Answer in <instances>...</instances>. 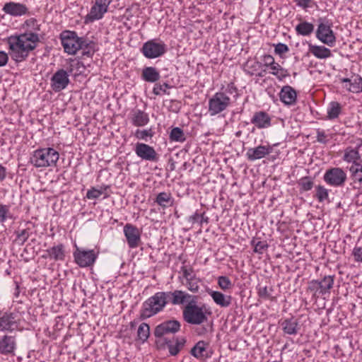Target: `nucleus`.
I'll return each mask as SVG.
<instances>
[{"instance_id":"1","label":"nucleus","mask_w":362,"mask_h":362,"mask_svg":"<svg viewBox=\"0 0 362 362\" xmlns=\"http://www.w3.org/2000/svg\"><path fill=\"white\" fill-rule=\"evenodd\" d=\"M6 42L8 45V53L0 51V66L7 64L8 54L16 63L26 60L30 53L36 49L40 39L36 32L26 31L8 37Z\"/></svg>"},{"instance_id":"2","label":"nucleus","mask_w":362,"mask_h":362,"mask_svg":"<svg viewBox=\"0 0 362 362\" xmlns=\"http://www.w3.org/2000/svg\"><path fill=\"white\" fill-rule=\"evenodd\" d=\"M197 297L194 298L185 305L182 310V317L187 323L198 325L194 329L197 336L206 337L214 332V322L206 315V305H197Z\"/></svg>"},{"instance_id":"3","label":"nucleus","mask_w":362,"mask_h":362,"mask_svg":"<svg viewBox=\"0 0 362 362\" xmlns=\"http://www.w3.org/2000/svg\"><path fill=\"white\" fill-rule=\"evenodd\" d=\"M59 158V153L53 148L35 150L31 156L30 163L37 168L55 166Z\"/></svg>"},{"instance_id":"4","label":"nucleus","mask_w":362,"mask_h":362,"mask_svg":"<svg viewBox=\"0 0 362 362\" xmlns=\"http://www.w3.org/2000/svg\"><path fill=\"white\" fill-rule=\"evenodd\" d=\"M165 305L159 292L146 300L140 311V319L145 320L161 312Z\"/></svg>"},{"instance_id":"5","label":"nucleus","mask_w":362,"mask_h":362,"mask_svg":"<svg viewBox=\"0 0 362 362\" xmlns=\"http://www.w3.org/2000/svg\"><path fill=\"white\" fill-rule=\"evenodd\" d=\"M62 45L64 52L69 54H76L77 51L83 47L84 37H80L75 31L64 30L59 35Z\"/></svg>"},{"instance_id":"6","label":"nucleus","mask_w":362,"mask_h":362,"mask_svg":"<svg viewBox=\"0 0 362 362\" xmlns=\"http://www.w3.org/2000/svg\"><path fill=\"white\" fill-rule=\"evenodd\" d=\"M344 160L352 163L349 168L351 178L354 181H362V164L358 150L351 147L347 148L343 156Z\"/></svg>"},{"instance_id":"7","label":"nucleus","mask_w":362,"mask_h":362,"mask_svg":"<svg viewBox=\"0 0 362 362\" xmlns=\"http://www.w3.org/2000/svg\"><path fill=\"white\" fill-rule=\"evenodd\" d=\"M332 25V23L329 20L320 18L316 30V37L329 47H333L337 40Z\"/></svg>"},{"instance_id":"8","label":"nucleus","mask_w":362,"mask_h":362,"mask_svg":"<svg viewBox=\"0 0 362 362\" xmlns=\"http://www.w3.org/2000/svg\"><path fill=\"white\" fill-rule=\"evenodd\" d=\"M230 103V98L226 93L217 92L209 100V113L215 116L226 110Z\"/></svg>"},{"instance_id":"9","label":"nucleus","mask_w":362,"mask_h":362,"mask_svg":"<svg viewBox=\"0 0 362 362\" xmlns=\"http://www.w3.org/2000/svg\"><path fill=\"white\" fill-rule=\"evenodd\" d=\"M73 256L74 262L80 267H88L94 264L97 259L98 254L94 250H86L75 245Z\"/></svg>"},{"instance_id":"10","label":"nucleus","mask_w":362,"mask_h":362,"mask_svg":"<svg viewBox=\"0 0 362 362\" xmlns=\"http://www.w3.org/2000/svg\"><path fill=\"white\" fill-rule=\"evenodd\" d=\"M167 51L166 45L162 41L150 40L144 42L141 52L147 59H156L163 56Z\"/></svg>"},{"instance_id":"11","label":"nucleus","mask_w":362,"mask_h":362,"mask_svg":"<svg viewBox=\"0 0 362 362\" xmlns=\"http://www.w3.org/2000/svg\"><path fill=\"white\" fill-rule=\"evenodd\" d=\"M186 343L185 337H176L171 339H157L156 344L160 349H164L165 347L168 349L169 353L171 356H176L180 351L183 349Z\"/></svg>"},{"instance_id":"12","label":"nucleus","mask_w":362,"mask_h":362,"mask_svg":"<svg viewBox=\"0 0 362 362\" xmlns=\"http://www.w3.org/2000/svg\"><path fill=\"white\" fill-rule=\"evenodd\" d=\"M19 325L20 320L16 313L6 311L0 316L1 332H12L18 329Z\"/></svg>"},{"instance_id":"13","label":"nucleus","mask_w":362,"mask_h":362,"mask_svg":"<svg viewBox=\"0 0 362 362\" xmlns=\"http://www.w3.org/2000/svg\"><path fill=\"white\" fill-rule=\"evenodd\" d=\"M180 322L176 320L164 321L158 325L153 331V335L158 339H163L162 337L168 334H175L180 329Z\"/></svg>"},{"instance_id":"14","label":"nucleus","mask_w":362,"mask_h":362,"mask_svg":"<svg viewBox=\"0 0 362 362\" xmlns=\"http://www.w3.org/2000/svg\"><path fill=\"white\" fill-rule=\"evenodd\" d=\"M135 153L144 160L156 163L159 160V155L153 147L144 143H136L134 148Z\"/></svg>"},{"instance_id":"15","label":"nucleus","mask_w":362,"mask_h":362,"mask_svg":"<svg viewBox=\"0 0 362 362\" xmlns=\"http://www.w3.org/2000/svg\"><path fill=\"white\" fill-rule=\"evenodd\" d=\"M69 74L63 69L57 70L50 78V86L52 89L57 93L65 89L69 85Z\"/></svg>"},{"instance_id":"16","label":"nucleus","mask_w":362,"mask_h":362,"mask_svg":"<svg viewBox=\"0 0 362 362\" xmlns=\"http://www.w3.org/2000/svg\"><path fill=\"white\" fill-rule=\"evenodd\" d=\"M124 234L130 248H136L139 245L141 233L137 227L131 223H127L124 226Z\"/></svg>"},{"instance_id":"17","label":"nucleus","mask_w":362,"mask_h":362,"mask_svg":"<svg viewBox=\"0 0 362 362\" xmlns=\"http://www.w3.org/2000/svg\"><path fill=\"white\" fill-rule=\"evenodd\" d=\"M2 11L6 14L13 17H18L30 14L29 8L25 4L14 1L6 3L2 8Z\"/></svg>"},{"instance_id":"18","label":"nucleus","mask_w":362,"mask_h":362,"mask_svg":"<svg viewBox=\"0 0 362 362\" xmlns=\"http://www.w3.org/2000/svg\"><path fill=\"white\" fill-rule=\"evenodd\" d=\"M16 340L14 336L4 334L0 337V354L4 356H14Z\"/></svg>"},{"instance_id":"19","label":"nucleus","mask_w":362,"mask_h":362,"mask_svg":"<svg viewBox=\"0 0 362 362\" xmlns=\"http://www.w3.org/2000/svg\"><path fill=\"white\" fill-rule=\"evenodd\" d=\"M250 122L258 129H267L272 126L271 116L264 111L255 112Z\"/></svg>"},{"instance_id":"20","label":"nucleus","mask_w":362,"mask_h":362,"mask_svg":"<svg viewBox=\"0 0 362 362\" xmlns=\"http://www.w3.org/2000/svg\"><path fill=\"white\" fill-rule=\"evenodd\" d=\"M271 146L259 145L255 148H250L246 153L247 158L250 161H254L264 158L272 152Z\"/></svg>"},{"instance_id":"21","label":"nucleus","mask_w":362,"mask_h":362,"mask_svg":"<svg viewBox=\"0 0 362 362\" xmlns=\"http://www.w3.org/2000/svg\"><path fill=\"white\" fill-rule=\"evenodd\" d=\"M280 100L286 105H293L296 103L297 93L296 90L290 86L282 87L279 93Z\"/></svg>"},{"instance_id":"22","label":"nucleus","mask_w":362,"mask_h":362,"mask_svg":"<svg viewBox=\"0 0 362 362\" xmlns=\"http://www.w3.org/2000/svg\"><path fill=\"white\" fill-rule=\"evenodd\" d=\"M148 114L141 110H132L130 115L131 123L138 127H144L149 122Z\"/></svg>"},{"instance_id":"23","label":"nucleus","mask_w":362,"mask_h":362,"mask_svg":"<svg viewBox=\"0 0 362 362\" xmlns=\"http://www.w3.org/2000/svg\"><path fill=\"white\" fill-rule=\"evenodd\" d=\"M283 332L289 335H296L298 333L300 326L298 320L294 317L286 318L281 322Z\"/></svg>"},{"instance_id":"24","label":"nucleus","mask_w":362,"mask_h":362,"mask_svg":"<svg viewBox=\"0 0 362 362\" xmlns=\"http://www.w3.org/2000/svg\"><path fill=\"white\" fill-rule=\"evenodd\" d=\"M309 52L317 59H325L332 56L331 50L323 45H308Z\"/></svg>"},{"instance_id":"25","label":"nucleus","mask_w":362,"mask_h":362,"mask_svg":"<svg viewBox=\"0 0 362 362\" xmlns=\"http://www.w3.org/2000/svg\"><path fill=\"white\" fill-rule=\"evenodd\" d=\"M209 294L212 298L214 303L221 308H228L231 304L232 296L225 295L217 291H210Z\"/></svg>"},{"instance_id":"26","label":"nucleus","mask_w":362,"mask_h":362,"mask_svg":"<svg viewBox=\"0 0 362 362\" xmlns=\"http://www.w3.org/2000/svg\"><path fill=\"white\" fill-rule=\"evenodd\" d=\"M47 255H42L43 258H50L54 261H63L65 258L64 247L62 244L53 246L46 250Z\"/></svg>"},{"instance_id":"27","label":"nucleus","mask_w":362,"mask_h":362,"mask_svg":"<svg viewBox=\"0 0 362 362\" xmlns=\"http://www.w3.org/2000/svg\"><path fill=\"white\" fill-rule=\"evenodd\" d=\"M346 174L340 168H332L327 170L324 175V181H346Z\"/></svg>"},{"instance_id":"28","label":"nucleus","mask_w":362,"mask_h":362,"mask_svg":"<svg viewBox=\"0 0 362 362\" xmlns=\"http://www.w3.org/2000/svg\"><path fill=\"white\" fill-rule=\"evenodd\" d=\"M172 304L173 305H182L185 303H189L190 300H193L194 298H196V296H192L189 294L188 293L181 291V290H175L172 291Z\"/></svg>"},{"instance_id":"29","label":"nucleus","mask_w":362,"mask_h":362,"mask_svg":"<svg viewBox=\"0 0 362 362\" xmlns=\"http://www.w3.org/2000/svg\"><path fill=\"white\" fill-rule=\"evenodd\" d=\"M141 78L146 82L156 83L160 79V75L156 67L146 66L142 69Z\"/></svg>"},{"instance_id":"30","label":"nucleus","mask_w":362,"mask_h":362,"mask_svg":"<svg viewBox=\"0 0 362 362\" xmlns=\"http://www.w3.org/2000/svg\"><path fill=\"white\" fill-rule=\"evenodd\" d=\"M107 11L104 6L95 1L94 5L91 7L89 13L88 14V18L91 21L101 19L104 14Z\"/></svg>"},{"instance_id":"31","label":"nucleus","mask_w":362,"mask_h":362,"mask_svg":"<svg viewBox=\"0 0 362 362\" xmlns=\"http://www.w3.org/2000/svg\"><path fill=\"white\" fill-rule=\"evenodd\" d=\"M320 284V294L324 295L329 293V290L334 285V276H325L322 280H318Z\"/></svg>"},{"instance_id":"32","label":"nucleus","mask_w":362,"mask_h":362,"mask_svg":"<svg viewBox=\"0 0 362 362\" xmlns=\"http://www.w3.org/2000/svg\"><path fill=\"white\" fill-rule=\"evenodd\" d=\"M269 69L272 70L270 74L275 76L279 81H282L286 77L289 76L288 70L276 62L272 65Z\"/></svg>"},{"instance_id":"33","label":"nucleus","mask_w":362,"mask_h":362,"mask_svg":"<svg viewBox=\"0 0 362 362\" xmlns=\"http://www.w3.org/2000/svg\"><path fill=\"white\" fill-rule=\"evenodd\" d=\"M327 119H334L339 117L341 112V106L340 103L336 101H332L329 104L327 107Z\"/></svg>"},{"instance_id":"34","label":"nucleus","mask_w":362,"mask_h":362,"mask_svg":"<svg viewBox=\"0 0 362 362\" xmlns=\"http://www.w3.org/2000/svg\"><path fill=\"white\" fill-rule=\"evenodd\" d=\"M313 30V24L307 21L301 22L296 26V31L297 34L303 36L310 35Z\"/></svg>"},{"instance_id":"35","label":"nucleus","mask_w":362,"mask_h":362,"mask_svg":"<svg viewBox=\"0 0 362 362\" xmlns=\"http://www.w3.org/2000/svg\"><path fill=\"white\" fill-rule=\"evenodd\" d=\"M209 343L205 341L201 340L199 341L191 349L190 354L197 358H201L204 356V352L206 351V349Z\"/></svg>"},{"instance_id":"36","label":"nucleus","mask_w":362,"mask_h":362,"mask_svg":"<svg viewBox=\"0 0 362 362\" xmlns=\"http://www.w3.org/2000/svg\"><path fill=\"white\" fill-rule=\"evenodd\" d=\"M150 336V327L146 322H142L137 330V340L144 343Z\"/></svg>"},{"instance_id":"37","label":"nucleus","mask_w":362,"mask_h":362,"mask_svg":"<svg viewBox=\"0 0 362 362\" xmlns=\"http://www.w3.org/2000/svg\"><path fill=\"white\" fill-rule=\"evenodd\" d=\"M108 187V186L100 187L99 188L92 187L87 192L86 197L89 199H93L98 198L103 194H104L105 197H107L108 193L107 192V189Z\"/></svg>"},{"instance_id":"38","label":"nucleus","mask_w":362,"mask_h":362,"mask_svg":"<svg viewBox=\"0 0 362 362\" xmlns=\"http://www.w3.org/2000/svg\"><path fill=\"white\" fill-rule=\"evenodd\" d=\"M171 141L184 142L186 137L183 130L180 127H174L171 129L169 136Z\"/></svg>"},{"instance_id":"39","label":"nucleus","mask_w":362,"mask_h":362,"mask_svg":"<svg viewBox=\"0 0 362 362\" xmlns=\"http://www.w3.org/2000/svg\"><path fill=\"white\" fill-rule=\"evenodd\" d=\"M83 42L86 43H83V47L80 48L82 50V55L91 57L95 52V43L86 38H84Z\"/></svg>"},{"instance_id":"40","label":"nucleus","mask_w":362,"mask_h":362,"mask_svg":"<svg viewBox=\"0 0 362 362\" xmlns=\"http://www.w3.org/2000/svg\"><path fill=\"white\" fill-rule=\"evenodd\" d=\"M315 197L319 202H323L325 201L329 202V189H326L323 186L318 185L315 187Z\"/></svg>"},{"instance_id":"41","label":"nucleus","mask_w":362,"mask_h":362,"mask_svg":"<svg viewBox=\"0 0 362 362\" xmlns=\"http://www.w3.org/2000/svg\"><path fill=\"white\" fill-rule=\"evenodd\" d=\"M347 89L353 93H359L362 92V77L356 75L352 78L351 86Z\"/></svg>"},{"instance_id":"42","label":"nucleus","mask_w":362,"mask_h":362,"mask_svg":"<svg viewBox=\"0 0 362 362\" xmlns=\"http://www.w3.org/2000/svg\"><path fill=\"white\" fill-rule=\"evenodd\" d=\"M16 234V241L18 242V243L20 245H23L27 240L29 238L30 235V229L25 228L23 230H19L15 232Z\"/></svg>"},{"instance_id":"43","label":"nucleus","mask_w":362,"mask_h":362,"mask_svg":"<svg viewBox=\"0 0 362 362\" xmlns=\"http://www.w3.org/2000/svg\"><path fill=\"white\" fill-rule=\"evenodd\" d=\"M155 132L152 128L146 129H137L135 132V136L139 139H142L147 141V138H152Z\"/></svg>"},{"instance_id":"44","label":"nucleus","mask_w":362,"mask_h":362,"mask_svg":"<svg viewBox=\"0 0 362 362\" xmlns=\"http://www.w3.org/2000/svg\"><path fill=\"white\" fill-rule=\"evenodd\" d=\"M171 194L168 192H160L157 195L156 202L162 206H166L171 202Z\"/></svg>"},{"instance_id":"45","label":"nucleus","mask_w":362,"mask_h":362,"mask_svg":"<svg viewBox=\"0 0 362 362\" xmlns=\"http://www.w3.org/2000/svg\"><path fill=\"white\" fill-rule=\"evenodd\" d=\"M218 284L219 287L223 290L227 291L232 288L233 284L230 279L226 276H220L218 277Z\"/></svg>"},{"instance_id":"46","label":"nucleus","mask_w":362,"mask_h":362,"mask_svg":"<svg viewBox=\"0 0 362 362\" xmlns=\"http://www.w3.org/2000/svg\"><path fill=\"white\" fill-rule=\"evenodd\" d=\"M273 291L272 287L268 288L267 286H260L257 287V294L259 298L264 299H269L272 298V292Z\"/></svg>"},{"instance_id":"47","label":"nucleus","mask_w":362,"mask_h":362,"mask_svg":"<svg viewBox=\"0 0 362 362\" xmlns=\"http://www.w3.org/2000/svg\"><path fill=\"white\" fill-rule=\"evenodd\" d=\"M199 282L200 279L195 276L191 279H188V281H186V286L188 290L193 293H197L199 289Z\"/></svg>"},{"instance_id":"48","label":"nucleus","mask_w":362,"mask_h":362,"mask_svg":"<svg viewBox=\"0 0 362 362\" xmlns=\"http://www.w3.org/2000/svg\"><path fill=\"white\" fill-rule=\"evenodd\" d=\"M252 245L254 246V252L259 254H262L268 247V244L266 241H256L253 240Z\"/></svg>"},{"instance_id":"49","label":"nucleus","mask_w":362,"mask_h":362,"mask_svg":"<svg viewBox=\"0 0 362 362\" xmlns=\"http://www.w3.org/2000/svg\"><path fill=\"white\" fill-rule=\"evenodd\" d=\"M8 218H11L9 206L0 204V223L3 224Z\"/></svg>"},{"instance_id":"50","label":"nucleus","mask_w":362,"mask_h":362,"mask_svg":"<svg viewBox=\"0 0 362 362\" xmlns=\"http://www.w3.org/2000/svg\"><path fill=\"white\" fill-rule=\"evenodd\" d=\"M23 28L33 29L35 31L40 30V25L37 23V20L34 18H30L25 20L23 24Z\"/></svg>"},{"instance_id":"51","label":"nucleus","mask_w":362,"mask_h":362,"mask_svg":"<svg viewBox=\"0 0 362 362\" xmlns=\"http://www.w3.org/2000/svg\"><path fill=\"white\" fill-rule=\"evenodd\" d=\"M170 88V86L167 83H164L163 85L156 83L153 88V93L156 95H158L160 94V92H163L164 93H166L165 88Z\"/></svg>"},{"instance_id":"52","label":"nucleus","mask_w":362,"mask_h":362,"mask_svg":"<svg viewBox=\"0 0 362 362\" xmlns=\"http://www.w3.org/2000/svg\"><path fill=\"white\" fill-rule=\"evenodd\" d=\"M352 255L355 262L362 263V247L356 246L352 250Z\"/></svg>"},{"instance_id":"53","label":"nucleus","mask_w":362,"mask_h":362,"mask_svg":"<svg viewBox=\"0 0 362 362\" xmlns=\"http://www.w3.org/2000/svg\"><path fill=\"white\" fill-rule=\"evenodd\" d=\"M308 290L314 293L315 294L320 291V284L318 280H312L308 283Z\"/></svg>"},{"instance_id":"54","label":"nucleus","mask_w":362,"mask_h":362,"mask_svg":"<svg viewBox=\"0 0 362 362\" xmlns=\"http://www.w3.org/2000/svg\"><path fill=\"white\" fill-rule=\"evenodd\" d=\"M288 47L286 45L281 42L278 43L274 48L275 53L279 55L288 52Z\"/></svg>"},{"instance_id":"55","label":"nucleus","mask_w":362,"mask_h":362,"mask_svg":"<svg viewBox=\"0 0 362 362\" xmlns=\"http://www.w3.org/2000/svg\"><path fill=\"white\" fill-rule=\"evenodd\" d=\"M160 296L166 305L168 303L172 304V291H159Z\"/></svg>"},{"instance_id":"56","label":"nucleus","mask_w":362,"mask_h":362,"mask_svg":"<svg viewBox=\"0 0 362 362\" xmlns=\"http://www.w3.org/2000/svg\"><path fill=\"white\" fill-rule=\"evenodd\" d=\"M317 141L321 144H327L328 140L327 139V135L324 131L320 129L317 130Z\"/></svg>"},{"instance_id":"57","label":"nucleus","mask_w":362,"mask_h":362,"mask_svg":"<svg viewBox=\"0 0 362 362\" xmlns=\"http://www.w3.org/2000/svg\"><path fill=\"white\" fill-rule=\"evenodd\" d=\"M264 65L267 67H270L275 63L274 58L270 54H264L262 58Z\"/></svg>"},{"instance_id":"58","label":"nucleus","mask_w":362,"mask_h":362,"mask_svg":"<svg viewBox=\"0 0 362 362\" xmlns=\"http://www.w3.org/2000/svg\"><path fill=\"white\" fill-rule=\"evenodd\" d=\"M182 270L183 273V277L186 279V281H188V279H191L195 277L194 275H192V269H187L186 267H182Z\"/></svg>"},{"instance_id":"59","label":"nucleus","mask_w":362,"mask_h":362,"mask_svg":"<svg viewBox=\"0 0 362 362\" xmlns=\"http://www.w3.org/2000/svg\"><path fill=\"white\" fill-rule=\"evenodd\" d=\"M201 218V214H198L197 212H195L193 215L190 216L189 217V222L192 224H194L195 223H199Z\"/></svg>"},{"instance_id":"60","label":"nucleus","mask_w":362,"mask_h":362,"mask_svg":"<svg viewBox=\"0 0 362 362\" xmlns=\"http://www.w3.org/2000/svg\"><path fill=\"white\" fill-rule=\"evenodd\" d=\"M224 93H226V94L227 93H229V94L236 93L237 88L233 83H230L229 84L227 85Z\"/></svg>"},{"instance_id":"61","label":"nucleus","mask_w":362,"mask_h":362,"mask_svg":"<svg viewBox=\"0 0 362 362\" xmlns=\"http://www.w3.org/2000/svg\"><path fill=\"white\" fill-rule=\"evenodd\" d=\"M297 5L303 8H307L309 6V4L311 0H295Z\"/></svg>"},{"instance_id":"62","label":"nucleus","mask_w":362,"mask_h":362,"mask_svg":"<svg viewBox=\"0 0 362 362\" xmlns=\"http://www.w3.org/2000/svg\"><path fill=\"white\" fill-rule=\"evenodd\" d=\"M95 1L107 9L112 0H95Z\"/></svg>"},{"instance_id":"63","label":"nucleus","mask_w":362,"mask_h":362,"mask_svg":"<svg viewBox=\"0 0 362 362\" xmlns=\"http://www.w3.org/2000/svg\"><path fill=\"white\" fill-rule=\"evenodd\" d=\"M6 174V168L0 164V180H2L5 178Z\"/></svg>"},{"instance_id":"64","label":"nucleus","mask_w":362,"mask_h":362,"mask_svg":"<svg viewBox=\"0 0 362 362\" xmlns=\"http://www.w3.org/2000/svg\"><path fill=\"white\" fill-rule=\"evenodd\" d=\"M313 182H303V189L308 191L312 189Z\"/></svg>"}]
</instances>
